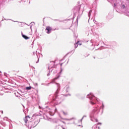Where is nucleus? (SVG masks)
<instances>
[{
  "instance_id": "f257e3e1",
  "label": "nucleus",
  "mask_w": 129,
  "mask_h": 129,
  "mask_svg": "<svg viewBox=\"0 0 129 129\" xmlns=\"http://www.w3.org/2000/svg\"><path fill=\"white\" fill-rule=\"evenodd\" d=\"M46 30L47 31V34H50V33H51V31H52V27L47 26L46 27Z\"/></svg>"
},
{
  "instance_id": "f03ea898",
  "label": "nucleus",
  "mask_w": 129,
  "mask_h": 129,
  "mask_svg": "<svg viewBox=\"0 0 129 129\" xmlns=\"http://www.w3.org/2000/svg\"><path fill=\"white\" fill-rule=\"evenodd\" d=\"M30 117L29 116H26L25 118H24V120L25 122V123H27L28 121H29V120L30 119Z\"/></svg>"
},
{
  "instance_id": "7ed1b4c3",
  "label": "nucleus",
  "mask_w": 129,
  "mask_h": 129,
  "mask_svg": "<svg viewBox=\"0 0 129 129\" xmlns=\"http://www.w3.org/2000/svg\"><path fill=\"white\" fill-rule=\"evenodd\" d=\"M22 35L23 38H24V39H25V40H29V39H30V37L23 34V33H22Z\"/></svg>"
},
{
  "instance_id": "20e7f679",
  "label": "nucleus",
  "mask_w": 129,
  "mask_h": 129,
  "mask_svg": "<svg viewBox=\"0 0 129 129\" xmlns=\"http://www.w3.org/2000/svg\"><path fill=\"white\" fill-rule=\"evenodd\" d=\"M32 88V87H26V89H27V90H31Z\"/></svg>"
},
{
  "instance_id": "39448f33",
  "label": "nucleus",
  "mask_w": 129,
  "mask_h": 129,
  "mask_svg": "<svg viewBox=\"0 0 129 129\" xmlns=\"http://www.w3.org/2000/svg\"><path fill=\"white\" fill-rule=\"evenodd\" d=\"M62 113L64 114V115H67V114H68L67 112H65V111H62Z\"/></svg>"
},
{
  "instance_id": "423d86ee",
  "label": "nucleus",
  "mask_w": 129,
  "mask_h": 129,
  "mask_svg": "<svg viewBox=\"0 0 129 129\" xmlns=\"http://www.w3.org/2000/svg\"><path fill=\"white\" fill-rule=\"evenodd\" d=\"M56 79H57V78H54V79H52V82H54V81H55V80Z\"/></svg>"
},
{
  "instance_id": "0eeeda50",
  "label": "nucleus",
  "mask_w": 129,
  "mask_h": 129,
  "mask_svg": "<svg viewBox=\"0 0 129 129\" xmlns=\"http://www.w3.org/2000/svg\"><path fill=\"white\" fill-rule=\"evenodd\" d=\"M91 104L93 105V104H95L94 102H92V101H91Z\"/></svg>"
},
{
  "instance_id": "6e6552de",
  "label": "nucleus",
  "mask_w": 129,
  "mask_h": 129,
  "mask_svg": "<svg viewBox=\"0 0 129 129\" xmlns=\"http://www.w3.org/2000/svg\"><path fill=\"white\" fill-rule=\"evenodd\" d=\"M93 97V96H91V97H90L89 98H90V99H92Z\"/></svg>"
},
{
  "instance_id": "1a4fd4ad",
  "label": "nucleus",
  "mask_w": 129,
  "mask_h": 129,
  "mask_svg": "<svg viewBox=\"0 0 129 129\" xmlns=\"http://www.w3.org/2000/svg\"><path fill=\"white\" fill-rule=\"evenodd\" d=\"M98 124H101V123H98Z\"/></svg>"
},
{
  "instance_id": "9d476101",
  "label": "nucleus",
  "mask_w": 129,
  "mask_h": 129,
  "mask_svg": "<svg viewBox=\"0 0 129 129\" xmlns=\"http://www.w3.org/2000/svg\"><path fill=\"white\" fill-rule=\"evenodd\" d=\"M78 43H79V41H78V42L77 43V44H78Z\"/></svg>"
},
{
  "instance_id": "9b49d317",
  "label": "nucleus",
  "mask_w": 129,
  "mask_h": 129,
  "mask_svg": "<svg viewBox=\"0 0 129 129\" xmlns=\"http://www.w3.org/2000/svg\"><path fill=\"white\" fill-rule=\"evenodd\" d=\"M62 128H63V129H65V128H64V127H62Z\"/></svg>"
},
{
  "instance_id": "f8f14e48",
  "label": "nucleus",
  "mask_w": 129,
  "mask_h": 129,
  "mask_svg": "<svg viewBox=\"0 0 129 129\" xmlns=\"http://www.w3.org/2000/svg\"><path fill=\"white\" fill-rule=\"evenodd\" d=\"M62 122H63V123H64V121H62Z\"/></svg>"
},
{
  "instance_id": "ddd939ff",
  "label": "nucleus",
  "mask_w": 129,
  "mask_h": 129,
  "mask_svg": "<svg viewBox=\"0 0 129 129\" xmlns=\"http://www.w3.org/2000/svg\"><path fill=\"white\" fill-rule=\"evenodd\" d=\"M96 120V121H98L97 120Z\"/></svg>"
}]
</instances>
